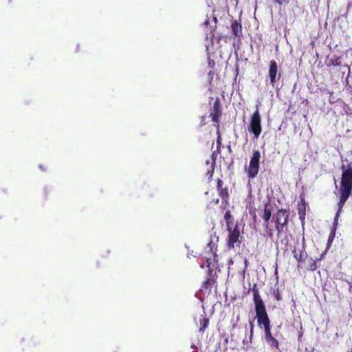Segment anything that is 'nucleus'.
<instances>
[{
  "mask_svg": "<svg viewBox=\"0 0 352 352\" xmlns=\"http://www.w3.org/2000/svg\"><path fill=\"white\" fill-rule=\"evenodd\" d=\"M350 352H352V350H351V351H350Z\"/></svg>",
  "mask_w": 352,
  "mask_h": 352,
  "instance_id": "37",
  "label": "nucleus"
},
{
  "mask_svg": "<svg viewBox=\"0 0 352 352\" xmlns=\"http://www.w3.org/2000/svg\"><path fill=\"white\" fill-rule=\"evenodd\" d=\"M230 263H232V264L233 263V261H232V259L230 260Z\"/></svg>",
  "mask_w": 352,
  "mask_h": 352,
  "instance_id": "34",
  "label": "nucleus"
},
{
  "mask_svg": "<svg viewBox=\"0 0 352 352\" xmlns=\"http://www.w3.org/2000/svg\"><path fill=\"white\" fill-rule=\"evenodd\" d=\"M309 264L307 267V270H309V271H312V272L317 270L318 265L316 264V261H314L312 258H309Z\"/></svg>",
  "mask_w": 352,
  "mask_h": 352,
  "instance_id": "19",
  "label": "nucleus"
},
{
  "mask_svg": "<svg viewBox=\"0 0 352 352\" xmlns=\"http://www.w3.org/2000/svg\"><path fill=\"white\" fill-rule=\"evenodd\" d=\"M335 236H336V230H335V229H332L329 235V237H328L327 243V250H328L331 247L332 242L333 241V240L335 239Z\"/></svg>",
  "mask_w": 352,
  "mask_h": 352,
  "instance_id": "18",
  "label": "nucleus"
},
{
  "mask_svg": "<svg viewBox=\"0 0 352 352\" xmlns=\"http://www.w3.org/2000/svg\"><path fill=\"white\" fill-rule=\"evenodd\" d=\"M208 245L210 247V251L212 252V254H213V257H214V260L216 261V258L217 256V254H216V251H217V246L214 247V244L212 245V241H210L208 243Z\"/></svg>",
  "mask_w": 352,
  "mask_h": 352,
  "instance_id": "20",
  "label": "nucleus"
},
{
  "mask_svg": "<svg viewBox=\"0 0 352 352\" xmlns=\"http://www.w3.org/2000/svg\"><path fill=\"white\" fill-rule=\"evenodd\" d=\"M231 30L234 36L240 39L242 36V25L241 23L234 20L231 24Z\"/></svg>",
  "mask_w": 352,
  "mask_h": 352,
  "instance_id": "11",
  "label": "nucleus"
},
{
  "mask_svg": "<svg viewBox=\"0 0 352 352\" xmlns=\"http://www.w3.org/2000/svg\"><path fill=\"white\" fill-rule=\"evenodd\" d=\"M253 292V300L255 305V312L257 318L258 325L263 326L264 329L270 327V320L268 317L265 305L259 294L256 284H254L252 288Z\"/></svg>",
  "mask_w": 352,
  "mask_h": 352,
  "instance_id": "1",
  "label": "nucleus"
},
{
  "mask_svg": "<svg viewBox=\"0 0 352 352\" xmlns=\"http://www.w3.org/2000/svg\"><path fill=\"white\" fill-rule=\"evenodd\" d=\"M267 342L270 344L271 346L275 347L276 349H278V340L272 337L271 339L267 340Z\"/></svg>",
  "mask_w": 352,
  "mask_h": 352,
  "instance_id": "22",
  "label": "nucleus"
},
{
  "mask_svg": "<svg viewBox=\"0 0 352 352\" xmlns=\"http://www.w3.org/2000/svg\"><path fill=\"white\" fill-rule=\"evenodd\" d=\"M216 151H214L212 154V159L213 160V162H214V161L216 160V158H217V154H216Z\"/></svg>",
  "mask_w": 352,
  "mask_h": 352,
  "instance_id": "28",
  "label": "nucleus"
},
{
  "mask_svg": "<svg viewBox=\"0 0 352 352\" xmlns=\"http://www.w3.org/2000/svg\"><path fill=\"white\" fill-rule=\"evenodd\" d=\"M268 76L270 78V85L274 88L276 81V76H278V79L280 77V74H278L277 63L274 60H270L269 65Z\"/></svg>",
  "mask_w": 352,
  "mask_h": 352,
  "instance_id": "10",
  "label": "nucleus"
},
{
  "mask_svg": "<svg viewBox=\"0 0 352 352\" xmlns=\"http://www.w3.org/2000/svg\"><path fill=\"white\" fill-rule=\"evenodd\" d=\"M205 118H206V116H202V118H201V122H203V124H205V123L204 122L205 120Z\"/></svg>",
  "mask_w": 352,
  "mask_h": 352,
  "instance_id": "32",
  "label": "nucleus"
},
{
  "mask_svg": "<svg viewBox=\"0 0 352 352\" xmlns=\"http://www.w3.org/2000/svg\"><path fill=\"white\" fill-rule=\"evenodd\" d=\"M326 65L327 67L340 66L341 65V57L334 56L326 63Z\"/></svg>",
  "mask_w": 352,
  "mask_h": 352,
  "instance_id": "14",
  "label": "nucleus"
},
{
  "mask_svg": "<svg viewBox=\"0 0 352 352\" xmlns=\"http://www.w3.org/2000/svg\"><path fill=\"white\" fill-rule=\"evenodd\" d=\"M294 257L298 262H302L305 257L307 256V254L305 250H301L299 253L296 252V250H293Z\"/></svg>",
  "mask_w": 352,
  "mask_h": 352,
  "instance_id": "17",
  "label": "nucleus"
},
{
  "mask_svg": "<svg viewBox=\"0 0 352 352\" xmlns=\"http://www.w3.org/2000/svg\"><path fill=\"white\" fill-rule=\"evenodd\" d=\"M224 219L226 221V230H230L233 225L232 216L230 210L226 211L224 215Z\"/></svg>",
  "mask_w": 352,
  "mask_h": 352,
  "instance_id": "16",
  "label": "nucleus"
},
{
  "mask_svg": "<svg viewBox=\"0 0 352 352\" xmlns=\"http://www.w3.org/2000/svg\"><path fill=\"white\" fill-rule=\"evenodd\" d=\"M322 255H323V254L321 255V257L319 258V259H318L319 261L322 259Z\"/></svg>",
  "mask_w": 352,
  "mask_h": 352,
  "instance_id": "35",
  "label": "nucleus"
},
{
  "mask_svg": "<svg viewBox=\"0 0 352 352\" xmlns=\"http://www.w3.org/2000/svg\"><path fill=\"white\" fill-rule=\"evenodd\" d=\"M208 76H209L211 78H213V76H214V72H212V71H210V72H208Z\"/></svg>",
  "mask_w": 352,
  "mask_h": 352,
  "instance_id": "29",
  "label": "nucleus"
},
{
  "mask_svg": "<svg viewBox=\"0 0 352 352\" xmlns=\"http://www.w3.org/2000/svg\"><path fill=\"white\" fill-rule=\"evenodd\" d=\"M289 218V210L283 208L278 209L272 216V223H274L277 236H279L282 232L287 231Z\"/></svg>",
  "mask_w": 352,
  "mask_h": 352,
  "instance_id": "3",
  "label": "nucleus"
},
{
  "mask_svg": "<svg viewBox=\"0 0 352 352\" xmlns=\"http://www.w3.org/2000/svg\"><path fill=\"white\" fill-rule=\"evenodd\" d=\"M219 202V198H216V199H213L211 201H210V204H213L214 205H217Z\"/></svg>",
  "mask_w": 352,
  "mask_h": 352,
  "instance_id": "27",
  "label": "nucleus"
},
{
  "mask_svg": "<svg viewBox=\"0 0 352 352\" xmlns=\"http://www.w3.org/2000/svg\"><path fill=\"white\" fill-rule=\"evenodd\" d=\"M208 23H209V19H206V20L204 21V25H208Z\"/></svg>",
  "mask_w": 352,
  "mask_h": 352,
  "instance_id": "31",
  "label": "nucleus"
},
{
  "mask_svg": "<svg viewBox=\"0 0 352 352\" xmlns=\"http://www.w3.org/2000/svg\"><path fill=\"white\" fill-rule=\"evenodd\" d=\"M213 173H214V169H212L211 171H210V176H212L213 175Z\"/></svg>",
  "mask_w": 352,
  "mask_h": 352,
  "instance_id": "33",
  "label": "nucleus"
},
{
  "mask_svg": "<svg viewBox=\"0 0 352 352\" xmlns=\"http://www.w3.org/2000/svg\"><path fill=\"white\" fill-rule=\"evenodd\" d=\"M275 273L277 274V267H276Z\"/></svg>",
  "mask_w": 352,
  "mask_h": 352,
  "instance_id": "36",
  "label": "nucleus"
},
{
  "mask_svg": "<svg viewBox=\"0 0 352 352\" xmlns=\"http://www.w3.org/2000/svg\"><path fill=\"white\" fill-rule=\"evenodd\" d=\"M221 105L219 100L217 99L212 106V108L210 110V117L211 118L212 122L214 123V125L219 129V119L221 116Z\"/></svg>",
  "mask_w": 352,
  "mask_h": 352,
  "instance_id": "8",
  "label": "nucleus"
},
{
  "mask_svg": "<svg viewBox=\"0 0 352 352\" xmlns=\"http://www.w3.org/2000/svg\"><path fill=\"white\" fill-rule=\"evenodd\" d=\"M217 190L219 196L222 199V204L228 205L230 200V192L228 186H223V182L221 179L217 181Z\"/></svg>",
  "mask_w": 352,
  "mask_h": 352,
  "instance_id": "9",
  "label": "nucleus"
},
{
  "mask_svg": "<svg viewBox=\"0 0 352 352\" xmlns=\"http://www.w3.org/2000/svg\"><path fill=\"white\" fill-rule=\"evenodd\" d=\"M261 153L258 150H254L250 159L249 166L246 170L248 177L253 179L256 177L259 171Z\"/></svg>",
  "mask_w": 352,
  "mask_h": 352,
  "instance_id": "5",
  "label": "nucleus"
},
{
  "mask_svg": "<svg viewBox=\"0 0 352 352\" xmlns=\"http://www.w3.org/2000/svg\"><path fill=\"white\" fill-rule=\"evenodd\" d=\"M342 177L340 188V199L341 201H347L352 192V164L341 166Z\"/></svg>",
  "mask_w": 352,
  "mask_h": 352,
  "instance_id": "2",
  "label": "nucleus"
},
{
  "mask_svg": "<svg viewBox=\"0 0 352 352\" xmlns=\"http://www.w3.org/2000/svg\"><path fill=\"white\" fill-rule=\"evenodd\" d=\"M272 206L270 202H267L264 205L263 213L262 214V218L264 220V227L265 231L267 236L273 241L274 239V230L270 225V219L272 217Z\"/></svg>",
  "mask_w": 352,
  "mask_h": 352,
  "instance_id": "7",
  "label": "nucleus"
},
{
  "mask_svg": "<svg viewBox=\"0 0 352 352\" xmlns=\"http://www.w3.org/2000/svg\"><path fill=\"white\" fill-rule=\"evenodd\" d=\"M274 2H276V3H278V5L281 6L283 5V3H288V1L287 0H273Z\"/></svg>",
  "mask_w": 352,
  "mask_h": 352,
  "instance_id": "26",
  "label": "nucleus"
},
{
  "mask_svg": "<svg viewBox=\"0 0 352 352\" xmlns=\"http://www.w3.org/2000/svg\"><path fill=\"white\" fill-rule=\"evenodd\" d=\"M213 283H214V280H212L211 278H208L204 283V285L202 286V287L205 288V289H210Z\"/></svg>",
  "mask_w": 352,
  "mask_h": 352,
  "instance_id": "21",
  "label": "nucleus"
},
{
  "mask_svg": "<svg viewBox=\"0 0 352 352\" xmlns=\"http://www.w3.org/2000/svg\"><path fill=\"white\" fill-rule=\"evenodd\" d=\"M217 134L218 136L217 139V152L219 153L220 152V148L221 146V138L219 129H217Z\"/></svg>",
  "mask_w": 352,
  "mask_h": 352,
  "instance_id": "23",
  "label": "nucleus"
},
{
  "mask_svg": "<svg viewBox=\"0 0 352 352\" xmlns=\"http://www.w3.org/2000/svg\"><path fill=\"white\" fill-rule=\"evenodd\" d=\"M248 130L254 135V138L256 139L260 136L262 132L261 116L258 107H256V111L250 116Z\"/></svg>",
  "mask_w": 352,
  "mask_h": 352,
  "instance_id": "4",
  "label": "nucleus"
},
{
  "mask_svg": "<svg viewBox=\"0 0 352 352\" xmlns=\"http://www.w3.org/2000/svg\"><path fill=\"white\" fill-rule=\"evenodd\" d=\"M210 258H207V264H208V267H210Z\"/></svg>",
  "mask_w": 352,
  "mask_h": 352,
  "instance_id": "30",
  "label": "nucleus"
},
{
  "mask_svg": "<svg viewBox=\"0 0 352 352\" xmlns=\"http://www.w3.org/2000/svg\"><path fill=\"white\" fill-rule=\"evenodd\" d=\"M199 324L200 327L199 331L201 333H204L209 324V319L201 315L199 319Z\"/></svg>",
  "mask_w": 352,
  "mask_h": 352,
  "instance_id": "13",
  "label": "nucleus"
},
{
  "mask_svg": "<svg viewBox=\"0 0 352 352\" xmlns=\"http://www.w3.org/2000/svg\"><path fill=\"white\" fill-rule=\"evenodd\" d=\"M228 232L226 245L229 250L234 249V248L240 247L243 237L241 236L239 228L237 224L235 225L234 228H230Z\"/></svg>",
  "mask_w": 352,
  "mask_h": 352,
  "instance_id": "6",
  "label": "nucleus"
},
{
  "mask_svg": "<svg viewBox=\"0 0 352 352\" xmlns=\"http://www.w3.org/2000/svg\"><path fill=\"white\" fill-rule=\"evenodd\" d=\"M264 330L266 340L271 339L273 337L271 333V326L267 328H265Z\"/></svg>",
  "mask_w": 352,
  "mask_h": 352,
  "instance_id": "24",
  "label": "nucleus"
},
{
  "mask_svg": "<svg viewBox=\"0 0 352 352\" xmlns=\"http://www.w3.org/2000/svg\"><path fill=\"white\" fill-rule=\"evenodd\" d=\"M298 210L300 219H304L306 212V203L303 198L301 199V204L298 205Z\"/></svg>",
  "mask_w": 352,
  "mask_h": 352,
  "instance_id": "15",
  "label": "nucleus"
},
{
  "mask_svg": "<svg viewBox=\"0 0 352 352\" xmlns=\"http://www.w3.org/2000/svg\"><path fill=\"white\" fill-rule=\"evenodd\" d=\"M274 297L276 298V300L278 301H280L282 300V297H281V295H280V290L278 288H276L274 291Z\"/></svg>",
  "mask_w": 352,
  "mask_h": 352,
  "instance_id": "25",
  "label": "nucleus"
},
{
  "mask_svg": "<svg viewBox=\"0 0 352 352\" xmlns=\"http://www.w3.org/2000/svg\"><path fill=\"white\" fill-rule=\"evenodd\" d=\"M346 201H341V199H339V201L338 203V210L336 214V216L334 217V221H333V228L332 229H335L336 230V228L338 223V219L340 217V214L342 211V208L345 204Z\"/></svg>",
  "mask_w": 352,
  "mask_h": 352,
  "instance_id": "12",
  "label": "nucleus"
}]
</instances>
